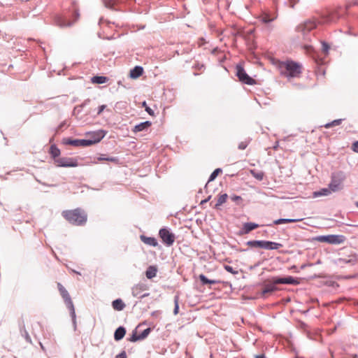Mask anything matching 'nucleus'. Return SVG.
<instances>
[{
	"label": "nucleus",
	"mask_w": 358,
	"mask_h": 358,
	"mask_svg": "<svg viewBox=\"0 0 358 358\" xmlns=\"http://www.w3.org/2000/svg\"><path fill=\"white\" fill-rule=\"evenodd\" d=\"M50 154L55 160L59 158L58 157L60 155V150L55 145H52L50 148Z\"/></svg>",
	"instance_id": "obj_24"
},
{
	"label": "nucleus",
	"mask_w": 358,
	"mask_h": 358,
	"mask_svg": "<svg viewBox=\"0 0 358 358\" xmlns=\"http://www.w3.org/2000/svg\"><path fill=\"white\" fill-rule=\"evenodd\" d=\"M108 80V78L105 76H94L91 78V81L94 84H103L106 83Z\"/></svg>",
	"instance_id": "obj_25"
},
{
	"label": "nucleus",
	"mask_w": 358,
	"mask_h": 358,
	"mask_svg": "<svg viewBox=\"0 0 358 358\" xmlns=\"http://www.w3.org/2000/svg\"><path fill=\"white\" fill-rule=\"evenodd\" d=\"M106 105H101L99 107V110L97 112V114L98 115H100L103 111V110L106 108Z\"/></svg>",
	"instance_id": "obj_45"
},
{
	"label": "nucleus",
	"mask_w": 358,
	"mask_h": 358,
	"mask_svg": "<svg viewBox=\"0 0 358 358\" xmlns=\"http://www.w3.org/2000/svg\"><path fill=\"white\" fill-rule=\"evenodd\" d=\"M157 274V268L155 266H150L148 268L145 275L148 279L154 278Z\"/></svg>",
	"instance_id": "obj_28"
},
{
	"label": "nucleus",
	"mask_w": 358,
	"mask_h": 358,
	"mask_svg": "<svg viewBox=\"0 0 358 358\" xmlns=\"http://www.w3.org/2000/svg\"><path fill=\"white\" fill-rule=\"evenodd\" d=\"M352 149L354 152L358 153V141H355L352 146Z\"/></svg>",
	"instance_id": "obj_43"
},
{
	"label": "nucleus",
	"mask_w": 358,
	"mask_h": 358,
	"mask_svg": "<svg viewBox=\"0 0 358 358\" xmlns=\"http://www.w3.org/2000/svg\"><path fill=\"white\" fill-rule=\"evenodd\" d=\"M106 7L113 8L116 3V0H103Z\"/></svg>",
	"instance_id": "obj_32"
},
{
	"label": "nucleus",
	"mask_w": 358,
	"mask_h": 358,
	"mask_svg": "<svg viewBox=\"0 0 358 358\" xmlns=\"http://www.w3.org/2000/svg\"><path fill=\"white\" fill-rule=\"evenodd\" d=\"M273 282L278 284H289V285H298L299 281L296 278L292 276L287 278L273 277Z\"/></svg>",
	"instance_id": "obj_14"
},
{
	"label": "nucleus",
	"mask_w": 358,
	"mask_h": 358,
	"mask_svg": "<svg viewBox=\"0 0 358 358\" xmlns=\"http://www.w3.org/2000/svg\"><path fill=\"white\" fill-rule=\"evenodd\" d=\"M104 135L101 132L94 134L92 139H71L64 138L63 143L66 145H70L75 147H87L99 143Z\"/></svg>",
	"instance_id": "obj_3"
},
{
	"label": "nucleus",
	"mask_w": 358,
	"mask_h": 358,
	"mask_svg": "<svg viewBox=\"0 0 358 358\" xmlns=\"http://www.w3.org/2000/svg\"><path fill=\"white\" fill-rule=\"evenodd\" d=\"M174 303H175V308H174V310H173V313L175 315H177L178 313V310H179V298L178 296H175V299H174Z\"/></svg>",
	"instance_id": "obj_37"
},
{
	"label": "nucleus",
	"mask_w": 358,
	"mask_h": 358,
	"mask_svg": "<svg viewBox=\"0 0 358 358\" xmlns=\"http://www.w3.org/2000/svg\"><path fill=\"white\" fill-rule=\"evenodd\" d=\"M250 173L254 178H255L257 180L259 181L264 179V173L262 171H256L252 169L250 171Z\"/></svg>",
	"instance_id": "obj_26"
},
{
	"label": "nucleus",
	"mask_w": 358,
	"mask_h": 358,
	"mask_svg": "<svg viewBox=\"0 0 358 358\" xmlns=\"http://www.w3.org/2000/svg\"><path fill=\"white\" fill-rule=\"evenodd\" d=\"M337 13L336 11L331 12L327 16V19L324 22H332L338 19Z\"/></svg>",
	"instance_id": "obj_30"
},
{
	"label": "nucleus",
	"mask_w": 358,
	"mask_h": 358,
	"mask_svg": "<svg viewBox=\"0 0 358 358\" xmlns=\"http://www.w3.org/2000/svg\"><path fill=\"white\" fill-rule=\"evenodd\" d=\"M142 106L145 108V111L151 116H155V113L146 103L145 101L142 103Z\"/></svg>",
	"instance_id": "obj_33"
},
{
	"label": "nucleus",
	"mask_w": 358,
	"mask_h": 358,
	"mask_svg": "<svg viewBox=\"0 0 358 358\" xmlns=\"http://www.w3.org/2000/svg\"><path fill=\"white\" fill-rule=\"evenodd\" d=\"M303 218H299V219H278L273 221L274 224H287V223H294L302 221Z\"/></svg>",
	"instance_id": "obj_21"
},
{
	"label": "nucleus",
	"mask_w": 358,
	"mask_h": 358,
	"mask_svg": "<svg viewBox=\"0 0 358 358\" xmlns=\"http://www.w3.org/2000/svg\"><path fill=\"white\" fill-rule=\"evenodd\" d=\"M331 190L330 187L329 188H323L320 191L314 192L313 194V197H318L322 196H328L331 193Z\"/></svg>",
	"instance_id": "obj_23"
},
{
	"label": "nucleus",
	"mask_w": 358,
	"mask_h": 358,
	"mask_svg": "<svg viewBox=\"0 0 358 358\" xmlns=\"http://www.w3.org/2000/svg\"><path fill=\"white\" fill-rule=\"evenodd\" d=\"M250 142V139H247V140H245V141L241 142L238 146V149L245 150L248 147Z\"/></svg>",
	"instance_id": "obj_34"
},
{
	"label": "nucleus",
	"mask_w": 358,
	"mask_h": 358,
	"mask_svg": "<svg viewBox=\"0 0 358 358\" xmlns=\"http://www.w3.org/2000/svg\"><path fill=\"white\" fill-rule=\"evenodd\" d=\"M236 76L239 80L245 84L250 85L255 84V80L246 73L241 66H236Z\"/></svg>",
	"instance_id": "obj_9"
},
{
	"label": "nucleus",
	"mask_w": 358,
	"mask_h": 358,
	"mask_svg": "<svg viewBox=\"0 0 358 358\" xmlns=\"http://www.w3.org/2000/svg\"><path fill=\"white\" fill-rule=\"evenodd\" d=\"M126 334V329L123 327H118L114 334V338L115 341H120L124 338Z\"/></svg>",
	"instance_id": "obj_19"
},
{
	"label": "nucleus",
	"mask_w": 358,
	"mask_h": 358,
	"mask_svg": "<svg viewBox=\"0 0 358 358\" xmlns=\"http://www.w3.org/2000/svg\"><path fill=\"white\" fill-rule=\"evenodd\" d=\"M345 180V175L342 171L334 173L331 176V180L329 187L332 192H337L343 189V182Z\"/></svg>",
	"instance_id": "obj_5"
},
{
	"label": "nucleus",
	"mask_w": 358,
	"mask_h": 358,
	"mask_svg": "<svg viewBox=\"0 0 358 358\" xmlns=\"http://www.w3.org/2000/svg\"><path fill=\"white\" fill-rule=\"evenodd\" d=\"M273 20V18H270V17H268V15H266H266H264L262 17V20H263V22H266V23L272 21Z\"/></svg>",
	"instance_id": "obj_42"
},
{
	"label": "nucleus",
	"mask_w": 358,
	"mask_h": 358,
	"mask_svg": "<svg viewBox=\"0 0 358 358\" xmlns=\"http://www.w3.org/2000/svg\"><path fill=\"white\" fill-rule=\"evenodd\" d=\"M112 306L115 310L120 311L124 308L125 304L122 299H117L113 301Z\"/></svg>",
	"instance_id": "obj_22"
},
{
	"label": "nucleus",
	"mask_w": 358,
	"mask_h": 358,
	"mask_svg": "<svg viewBox=\"0 0 358 358\" xmlns=\"http://www.w3.org/2000/svg\"><path fill=\"white\" fill-rule=\"evenodd\" d=\"M247 245L250 248H259L266 250H278L282 247L280 243H275L268 241H250Z\"/></svg>",
	"instance_id": "obj_4"
},
{
	"label": "nucleus",
	"mask_w": 358,
	"mask_h": 358,
	"mask_svg": "<svg viewBox=\"0 0 358 358\" xmlns=\"http://www.w3.org/2000/svg\"><path fill=\"white\" fill-rule=\"evenodd\" d=\"M233 200L236 201L238 199H241V197L238 196H235L232 198Z\"/></svg>",
	"instance_id": "obj_49"
},
{
	"label": "nucleus",
	"mask_w": 358,
	"mask_h": 358,
	"mask_svg": "<svg viewBox=\"0 0 358 358\" xmlns=\"http://www.w3.org/2000/svg\"><path fill=\"white\" fill-rule=\"evenodd\" d=\"M62 215L70 224L76 226L85 224L87 220V214L80 208L64 210Z\"/></svg>",
	"instance_id": "obj_2"
},
{
	"label": "nucleus",
	"mask_w": 358,
	"mask_h": 358,
	"mask_svg": "<svg viewBox=\"0 0 358 358\" xmlns=\"http://www.w3.org/2000/svg\"><path fill=\"white\" fill-rule=\"evenodd\" d=\"M159 236L162 238V242L167 246L172 245L176 239L175 235L165 228L159 230Z\"/></svg>",
	"instance_id": "obj_8"
},
{
	"label": "nucleus",
	"mask_w": 358,
	"mask_h": 358,
	"mask_svg": "<svg viewBox=\"0 0 358 358\" xmlns=\"http://www.w3.org/2000/svg\"><path fill=\"white\" fill-rule=\"evenodd\" d=\"M200 280L203 285L210 284V285H214L216 284L217 282L215 280H209L203 274H201L199 276Z\"/></svg>",
	"instance_id": "obj_29"
},
{
	"label": "nucleus",
	"mask_w": 358,
	"mask_h": 358,
	"mask_svg": "<svg viewBox=\"0 0 358 358\" xmlns=\"http://www.w3.org/2000/svg\"><path fill=\"white\" fill-rule=\"evenodd\" d=\"M150 332V328H147L146 329H145L141 334H139L141 340H143L144 338H145L148 336Z\"/></svg>",
	"instance_id": "obj_40"
},
{
	"label": "nucleus",
	"mask_w": 358,
	"mask_h": 358,
	"mask_svg": "<svg viewBox=\"0 0 358 358\" xmlns=\"http://www.w3.org/2000/svg\"><path fill=\"white\" fill-rule=\"evenodd\" d=\"M316 21L315 19H310L298 26L297 29L305 34L316 27Z\"/></svg>",
	"instance_id": "obj_11"
},
{
	"label": "nucleus",
	"mask_w": 358,
	"mask_h": 358,
	"mask_svg": "<svg viewBox=\"0 0 358 358\" xmlns=\"http://www.w3.org/2000/svg\"><path fill=\"white\" fill-rule=\"evenodd\" d=\"M140 340V336L137 334L136 331H134L131 337L129 338V341L131 342H136Z\"/></svg>",
	"instance_id": "obj_36"
},
{
	"label": "nucleus",
	"mask_w": 358,
	"mask_h": 358,
	"mask_svg": "<svg viewBox=\"0 0 358 358\" xmlns=\"http://www.w3.org/2000/svg\"><path fill=\"white\" fill-rule=\"evenodd\" d=\"M357 206H358V203H357Z\"/></svg>",
	"instance_id": "obj_50"
},
{
	"label": "nucleus",
	"mask_w": 358,
	"mask_h": 358,
	"mask_svg": "<svg viewBox=\"0 0 358 358\" xmlns=\"http://www.w3.org/2000/svg\"><path fill=\"white\" fill-rule=\"evenodd\" d=\"M259 225L253 222H248L244 224L243 229L245 230V233L248 234L250 231L257 229Z\"/></svg>",
	"instance_id": "obj_27"
},
{
	"label": "nucleus",
	"mask_w": 358,
	"mask_h": 358,
	"mask_svg": "<svg viewBox=\"0 0 358 358\" xmlns=\"http://www.w3.org/2000/svg\"><path fill=\"white\" fill-rule=\"evenodd\" d=\"M339 262H340L341 263H348V262H349L350 261L346 260V259H339Z\"/></svg>",
	"instance_id": "obj_48"
},
{
	"label": "nucleus",
	"mask_w": 358,
	"mask_h": 358,
	"mask_svg": "<svg viewBox=\"0 0 358 358\" xmlns=\"http://www.w3.org/2000/svg\"><path fill=\"white\" fill-rule=\"evenodd\" d=\"M55 164L58 166L63 167H76L78 166V162L76 159L66 157L56 159Z\"/></svg>",
	"instance_id": "obj_10"
},
{
	"label": "nucleus",
	"mask_w": 358,
	"mask_h": 358,
	"mask_svg": "<svg viewBox=\"0 0 358 358\" xmlns=\"http://www.w3.org/2000/svg\"><path fill=\"white\" fill-rule=\"evenodd\" d=\"M322 45H323V50H324V52L325 53H327L328 50L329 48V45L327 43H324Z\"/></svg>",
	"instance_id": "obj_46"
},
{
	"label": "nucleus",
	"mask_w": 358,
	"mask_h": 358,
	"mask_svg": "<svg viewBox=\"0 0 358 358\" xmlns=\"http://www.w3.org/2000/svg\"><path fill=\"white\" fill-rule=\"evenodd\" d=\"M228 199V195L227 194H220L217 196V203H215L214 208L216 209H219L220 207Z\"/></svg>",
	"instance_id": "obj_20"
},
{
	"label": "nucleus",
	"mask_w": 358,
	"mask_h": 358,
	"mask_svg": "<svg viewBox=\"0 0 358 358\" xmlns=\"http://www.w3.org/2000/svg\"><path fill=\"white\" fill-rule=\"evenodd\" d=\"M140 238L142 242H143L145 244L151 245L153 247H156L158 245V242L157 239L154 237H148L145 235H141L140 236Z\"/></svg>",
	"instance_id": "obj_15"
},
{
	"label": "nucleus",
	"mask_w": 358,
	"mask_h": 358,
	"mask_svg": "<svg viewBox=\"0 0 358 358\" xmlns=\"http://www.w3.org/2000/svg\"><path fill=\"white\" fill-rule=\"evenodd\" d=\"M329 235L328 236H320L315 238V241L323 243H328Z\"/></svg>",
	"instance_id": "obj_39"
},
{
	"label": "nucleus",
	"mask_w": 358,
	"mask_h": 358,
	"mask_svg": "<svg viewBox=\"0 0 358 358\" xmlns=\"http://www.w3.org/2000/svg\"><path fill=\"white\" fill-rule=\"evenodd\" d=\"M115 358H127V355L124 351L122 352L120 354L117 355Z\"/></svg>",
	"instance_id": "obj_44"
},
{
	"label": "nucleus",
	"mask_w": 358,
	"mask_h": 358,
	"mask_svg": "<svg viewBox=\"0 0 358 358\" xmlns=\"http://www.w3.org/2000/svg\"><path fill=\"white\" fill-rule=\"evenodd\" d=\"M255 358H266L264 354H261L258 355H255Z\"/></svg>",
	"instance_id": "obj_47"
},
{
	"label": "nucleus",
	"mask_w": 358,
	"mask_h": 358,
	"mask_svg": "<svg viewBox=\"0 0 358 358\" xmlns=\"http://www.w3.org/2000/svg\"><path fill=\"white\" fill-rule=\"evenodd\" d=\"M222 172V169H216L210 176L208 182L214 180L220 173Z\"/></svg>",
	"instance_id": "obj_31"
},
{
	"label": "nucleus",
	"mask_w": 358,
	"mask_h": 358,
	"mask_svg": "<svg viewBox=\"0 0 358 358\" xmlns=\"http://www.w3.org/2000/svg\"><path fill=\"white\" fill-rule=\"evenodd\" d=\"M143 73V69L141 66H136L130 71L129 76L131 78L136 79L140 77Z\"/></svg>",
	"instance_id": "obj_17"
},
{
	"label": "nucleus",
	"mask_w": 358,
	"mask_h": 358,
	"mask_svg": "<svg viewBox=\"0 0 358 358\" xmlns=\"http://www.w3.org/2000/svg\"><path fill=\"white\" fill-rule=\"evenodd\" d=\"M345 241V237L341 235H329L328 243L341 244Z\"/></svg>",
	"instance_id": "obj_16"
},
{
	"label": "nucleus",
	"mask_w": 358,
	"mask_h": 358,
	"mask_svg": "<svg viewBox=\"0 0 358 358\" xmlns=\"http://www.w3.org/2000/svg\"><path fill=\"white\" fill-rule=\"evenodd\" d=\"M224 268H225L226 271H227L228 272H229L231 273H234H234H237V271H235L234 270V268L231 266H229V265H225L224 266Z\"/></svg>",
	"instance_id": "obj_41"
},
{
	"label": "nucleus",
	"mask_w": 358,
	"mask_h": 358,
	"mask_svg": "<svg viewBox=\"0 0 358 358\" xmlns=\"http://www.w3.org/2000/svg\"><path fill=\"white\" fill-rule=\"evenodd\" d=\"M280 74L288 80L299 78L303 72V66L301 63L292 59L275 60L273 62Z\"/></svg>",
	"instance_id": "obj_1"
},
{
	"label": "nucleus",
	"mask_w": 358,
	"mask_h": 358,
	"mask_svg": "<svg viewBox=\"0 0 358 358\" xmlns=\"http://www.w3.org/2000/svg\"><path fill=\"white\" fill-rule=\"evenodd\" d=\"M341 122V120H334L333 122H330V123H328L327 124H325V127L326 128H330L331 127H334V126H337V125H339Z\"/></svg>",
	"instance_id": "obj_38"
},
{
	"label": "nucleus",
	"mask_w": 358,
	"mask_h": 358,
	"mask_svg": "<svg viewBox=\"0 0 358 358\" xmlns=\"http://www.w3.org/2000/svg\"><path fill=\"white\" fill-rule=\"evenodd\" d=\"M278 284V283H275L273 282V277L270 279L264 280L263 283V288L261 292V296L265 297L267 295L271 294L273 292L278 290V288L275 286Z\"/></svg>",
	"instance_id": "obj_7"
},
{
	"label": "nucleus",
	"mask_w": 358,
	"mask_h": 358,
	"mask_svg": "<svg viewBox=\"0 0 358 358\" xmlns=\"http://www.w3.org/2000/svg\"><path fill=\"white\" fill-rule=\"evenodd\" d=\"M151 124H152L150 121L141 122L134 127V128L133 129V131L134 133H137L148 129L151 126Z\"/></svg>",
	"instance_id": "obj_18"
},
{
	"label": "nucleus",
	"mask_w": 358,
	"mask_h": 358,
	"mask_svg": "<svg viewBox=\"0 0 358 358\" xmlns=\"http://www.w3.org/2000/svg\"><path fill=\"white\" fill-rule=\"evenodd\" d=\"M148 289L146 285L145 284H138L136 285H135L134 287H133L132 288V294L135 297H139V298H143V297H145V296H148L149 295V294H141V293L146 290Z\"/></svg>",
	"instance_id": "obj_13"
},
{
	"label": "nucleus",
	"mask_w": 358,
	"mask_h": 358,
	"mask_svg": "<svg viewBox=\"0 0 358 358\" xmlns=\"http://www.w3.org/2000/svg\"><path fill=\"white\" fill-rule=\"evenodd\" d=\"M98 160L99 161H109V162H114L115 164H117L118 162V159L115 157H98Z\"/></svg>",
	"instance_id": "obj_35"
},
{
	"label": "nucleus",
	"mask_w": 358,
	"mask_h": 358,
	"mask_svg": "<svg viewBox=\"0 0 358 358\" xmlns=\"http://www.w3.org/2000/svg\"><path fill=\"white\" fill-rule=\"evenodd\" d=\"M57 287L61 296H62L65 301L66 306L71 310L72 315L74 317L75 309L69 292L65 289V287L59 282L57 283Z\"/></svg>",
	"instance_id": "obj_6"
},
{
	"label": "nucleus",
	"mask_w": 358,
	"mask_h": 358,
	"mask_svg": "<svg viewBox=\"0 0 358 358\" xmlns=\"http://www.w3.org/2000/svg\"><path fill=\"white\" fill-rule=\"evenodd\" d=\"M78 17L79 14L76 12L74 13V20L73 21L66 17H59L57 20V23L61 27H70L78 20Z\"/></svg>",
	"instance_id": "obj_12"
}]
</instances>
